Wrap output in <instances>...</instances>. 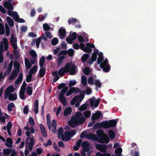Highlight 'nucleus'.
Masks as SVG:
<instances>
[{
  "label": "nucleus",
  "mask_w": 156,
  "mask_h": 156,
  "mask_svg": "<svg viewBox=\"0 0 156 156\" xmlns=\"http://www.w3.org/2000/svg\"><path fill=\"white\" fill-rule=\"evenodd\" d=\"M25 92V85L24 87H21L20 91V97L21 99H24L25 97L24 95Z\"/></svg>",
  "instance_id": "obj_20"
},
{
  "label": "nucleus",
  "mask_w": 156,
  "mask_h": 156,
  "mask_svg": "<svg viewBox=\"0 0 156 156\" xmlns=\"http://www.w3.org/2000/svg\"><path fill=\"white\" fill-rule=\"evenodd\" d=\"M59 33L60 35V38L61 39H63L65 37L66 31L64 29L60 28L59 30Z\"/></svg>",
  "instance_id": "obj_22"
},
{
  "label": "nucleus",
  "mask_w": 156,
  "mask_h": 156,
  "mask_svg": "<svg viewBox=\"0 0 156 156\" xmlns=\"http://www.w3.org/2000/svg\"><path fill=\"white\" fill-rule=\"evenodd\" d=\"M11 152V150L10 149H4L3 150V153L5 156H8Z\"/></svg>",
  "instance_id": "obj_41"
},
{
  "label": "nucleus",
  "mask_w": 156,
  "mask_h": 156,
  "mask_svg": "<svg viewBox=\"0 0 156 156\" xmlns=\"http://www.w3.org/2000/svg\"><path fill=\"white\" fill-rule=\"evenodd\" d=\"M83 92L89 95L90 94L92 93V90L90 88H87L85 90L83 91Z\"/></svg>",
  "instance_id": "obj_63"
},
{
  "label": "nucleus",
  "mask_w": 156,
  "mask_h": 156,
  "mask_svg": "<svg viewBox=\"0 0 156 156\" xmlns=\"http://www.w3.org/2000/svg\"><path fill=\"white\" fill-rule=\"evenodd\" d=\"M87 138L91 140H94L98 142V138L94 134L90 133L88 134Z\"/></svg>",
  "instance_id": "obj_18"
},
{
  "label": "nucleus",
  "mask_w": 156,
  "mask_h": 156,
  "mask_svg": "<svg viewBox=\"0 0 156 156\" xmlns=\"http://www.w3.org/2000/svg\"><path fill=\"white\" fill-rule=\"evenodd\" d=\"M23 74L22 73H20L18 76V77L17 79L16 80V81H15V84H19L22 81L23 78Z\"/></svg>",
  "instance_id": "obj_37"
},
{
  "label": "nucleus",
  "mask_w": 156,
  "mask_h": 156,
  "mask_svg": "<svg viewBox=\"0 0 156 156\" xmlns=\"http://www.w3.org/2000/svg\"><path fill=\"white\" fill-rule=\"evenodd\" d=\"M82 113L81 112H77L75 114V116H72V117H71V120L75 119V118H76V119L78 118H80L81 117H82Z\"/></svg>",
  "instance_id": "obj_40"
},
{
  "label": "nucleus",
  "mask_w": 156,
  "mask_h": 156,
  "mask_svg": "<svg viewBox=\"0 0 156 156\" xmlns=\"http://www.w3.org/2000/svg\"><path fill=\"white\" fill-rule=\"evenodd\" d=\"M108 135L111 140L114 139L115 136L114 131L112 130H110L108 131Z\"/></svg>",
  "instance_id": "obj_34"
},
{
  "label": "nucleus",
  "mask_w": 156,
  "mask_h": 156,
  "mask_svg": "<svg viewBox=\"0 0 156 156\" xmlns=\"http://www.w3.org/2000/svg\"><path fill=\"white\" fill-rule=\"evenodd\" d=\"M5 27L6 34L7 36H9L10 34V30L9 27L6 23L5 24Z\"/></svg>",
  "instance_id": "obj_55"
},
{
  "label": "nucleus",
  "mask_w": 156,
  "mask_h": 156,
  "mask_svg": "<svg viewBox=\"0 0 156 156\" xmlns=\"http://www.w3.org/2000/svg\"><path fill=\"white\" fill-rule=\"evenodd\" d=\"M45 61V58L44 56H42L40 59V67H42Z\"/></svg>",
  "instance_id": "obj_43"
},
{
  "label": "nucleus",
  "mask_w": 156,
  "mask_h": 156,
  "mask_svg": "<svg viewBox=\"0 0 156 156\" xmlns=\"http://www.w3.org/2000/svg\"><path fill=\"white\" fill-rule=\"evenodd\" d=\"M8 98L9 99L10 101H13L16 100L17 98V95L16 93H11L9 94L8 95Z\"/></svg>",
  "instance_id": "obj_26"
},
{
  "label": "nucleus",
  "mask_w": 156,
  "mask_h": 156,
  "mask_svg": "<svg viewBox=\"0 0 156 156\" xmlns=\"http://www.w3.org/2000/svg\"><path fill=\"white\" fill-rule=\"evenodd\" d=\"M81 83L83 86L87 84V80L85 76H82L81 77Z\"/></svg>",
  "instance_id": "obj_44"
},
{
  "label": "nucleus",
  "mask_w": 156,
  "mask_h": 156,
  "mask_svg": "<svg viewBox=\"0 0 156 156\" xmlns=\"http://www.w3.org/2000/svg\"><path fill=\"white\" fill-rule=\"evenodd\" d=\"M37 68L36 66H34L30 69L29 73H30L32 75L36 71Z\"/></svg>",
  "instance_id": "obj_58"
},
{
  "label": "nucleus",
  "mask_w": 156,
  "mask_h": 156,
  "mask_svg": "<svg viewBox=\"0 0 156 156\" xmlns=\"http://www.w3.org/2000/svg\"><path fill=\"white\" fill-rule=\"evenodd\" d=\"M3 45H4L5 50L6 51L7 49L8 43L7 39L6 38H4L1 42L0 47V63H1L2 62L3 59L2 54V53L3 51Z\"/></svg>",
  "instance_id": "obj_3"
},
{
  "label": "nucleus",
  "mask_w": 156,
  "mask_h": 156,
  "mask_svg": "<svg viewBox=\"0 0 156 156\" xmlns=\"http://www.w3.org/2000/svg\"><path fill=\"white\" fill-rule=\"evenodd\" d=\"M91 115V112L90 111H87L84 112V116L87 118L90 117Z\"/></svg>",
  "instance_id": "obj_62"
},
{
  "label": "nucleus",
  "mask_w": 156,
  "mask_h": 156,
  "mask_svg": "<svg viewBox=\"0 0 156 156\" xmlns=\"http://www.w3.org/2000/svg\"><path fill=\"white\" fill-rule=\"evenodd\" d=\"M58 40L57 38H53L51 41V44L53 45H55L58 44Z\"/></svg>",
  "instance_id": "obj_52"
},
{
  "label": "nucleus",
  "mask_w": 156,
  "mask_h": 156,
  "mask_svg": "<svg viewBox=\"0 0 156 156\" xmlns=\"http://www.w3.org/2000/svg\"><path fill=\"white\" fill-rule=\"evenodd\" d=\"M47 37L44 34H42L41 36L40 37V43H41L42 39L45 41H48V40Z\"/></svg>",
  "instance_id": "obj_50"
},
{
  "label": "nucleus",
  "mask_w": 156,
  "mask_h": 156,
  "mask_svg": "<svg viewBox=\"0 0 156 156\" xmlns=\"http://www.w3.org/2000/svg\"><path fill=\"white\" fill-rule=\"evenodd\" d=\"M36 44V46L37 48H38L39 46V38H38L36 40L35 39H34L31 42V44L32 45H33Z\"/></svg>",
  "instance_id": "obj_53"
},
{
  "label": "nucleus",
  "mask_w": 156,
  "mask_h": 156,
  "mask_svg": "<svg viewBox=\"0 0 156 156\" xmlns=\"http://www.w3.org/2000/svg\"><path fill=\"white\" fill-rule=\"evenodd\" d=\"M64 58L65 56H61L59 57L57 60V63L59 65H60L62 63Z\"/></svg>",
  "instance_id": "obj_51"
},
{
  "label": "nucleus",
  "mask_w": 156,
  "mask_h": 156,
  "mask_svg": "<svg viewBox=\"0 0 156 156\" xmlns=\"http://www.w3.org/2000/svg\"><path fill=\"white\" fill-rule=\"evenodd\" d=\"M94 84L96 86L95 89L97 91L98 90V88H101L102 85V83L99 79L95 80Z\"/></svg>",
  "instance_id": "obj_24"
},
{
  "label": "nucleus",
  "mask_w": 156,
  "mask_h": 156,
  "mask_svg": "<svg viewBox=\"0 0 156 156\" xmlns=\"http://www.w3.org/2000/svg\"><path fill=\"white\" fill-rule=\"evenodd\" d=\"M52 126L53 128L52 131L54 133H55L56 130V127L57 126V124L56 120L53 119L52 121Z\"/></svg>",
  "instance_id": "obj_39"
},
{
  "label": "nucleus",
  "mask_w": 156,
  "mask_h": 156,
  "mask_svg": "<svg viewBox=\"0 0 156 156\" xmlns=\"http://www.w3.org/2000/svg\"><path fill=\"white\" fill-rule=\"evenodd\" d=\"M45 35L48 38L51 39L53 37L50 32L48 31H45L44 32Z\"/></svg>",
  "instance_id": "obj_64"
},
{
  "label": "nucleus",
  "mask_w": 156,
  "mask_h": 156,
  "mask_svg": "<svg viewBox=\"0 0 156 156\" xmlns=\"http://www.w3.org/2000/svg\"><path fill=\"white\" fill-rule=\"evenodd\" d=\"M13 143L12 140L9 138H8L6 140L5 145L8 147H11Z\"/></svg>",
  "instance_id": "obj_30"
},
{
  "label": "nucleus",
  "mask_w": 156,
  "mask_h": 156,
  "mask_svg": "<svg viewBox=\"0 0 156 156\" xmlns=\"http://www.w3.org/2000/svg\"><path fill=\"white\" fill-rule=\"evenodd\" d=\"M75 99H77V101L78 100L79 102H81L84 97V93L83 92L81 93L78 96H75Z\"/></svg>",
  "instance_id": "obj_21"
},
{
  "label": "nucleus",
  "mask_w": 156,
  "mask_h": 156,
  "mask_svg": "<svg viewBox=\"0 0 156 156\" xmlns=\"http://www.w3.org/2000/svg\"><path fill=\"white\" fill-rule=\"evenodd\" d=\"M19 72H17V71L13 70L9 78V80H12L14 79L17 75Z\"/></svg>",
  "instance_id": "obj_23"
},
{
  "label": "nucleus",
  "mask_w": 156,
  "mask_h": 156,
  "mask_svg": "<svg viewBox=\"0 0 156 156\" xmlns=\"http://www.w3.org/2000/svg\"><path fill=\"white\" fill-rule=\"evenodd\" d=\"M20 65L19 63L17 61H15L14 63V68L13 70H15L17 71V72L20 71Z\"/></svg>",
  "instance_id": "obj_29"
},
{
  "label": "nucleus",
  "mask_w": 156,
  "mask_h": 156,
  "mask_svg": "<svg viewBox=\"0 0 156 156\" xmlns=\"http://www.w3.org/2000/svg\"><path fill=\"white\" fill-rule=\"evenodd\" d=\"M10 41L14 48L13 52L14 53H16L17 48L16 44L17 40L14 35L13 34H12L10 36Z\"/></svg>",
  "instance_id": "obj_10"
},
{
  "label": "nucleus",
  "mask_w": 156,
  "mask_h": 156,
  "mask_svg": "<svg viewBox=\"0 0 156 156\" xmlns=\"http://www.w3.org/2000/svg\"><path fill=\"white\" fill-rule=\"evenodd\" d=\"M66 64H68L69 65V68L67 69L68 72H69L70 74L72 75H74L76 74V66L72 65H70L69 63H67Z\"/></svg>",
  "instance_id": "obj_15"
},
{
  "label": "nucleus",
  "mask_w": 156,
  "mask_h": 156,
  "mask_svg": "<svg viewBox=\"0 0 156 156\" xmlns=\"http://www.w3.org/2000/svg\"><path fill=\"white\" fill-rule=\"evenodd\" d=\"M68 64H66L64 67L60 69L58 71V75L61 77L63 76L66 73H68L67 69L69 68Z\"/></svg>",
  "instance_id": "obj_8"
},
{
  "label": "nucleus",
  "mask_w": 156,
  "mask_h": 156,
  "mask_svg": "<svg viewBox=\"0 0 156 156\" xmlns=\"http://www.w3.org/2000/svg\"><path fill=\"white\" fill-rule=\"evenodd\" d=\"M89 57V55L87 54H84L81 57L82 62H85L88 59Z\"/></svg>",
  "instance_id": "obj_45"
},
{
  "label": "nucleus",
  "mask_w": 156,
  "mask_h": 156,
  "mask_svg": "<svg viewBox=\"0 0 156 156\" xmlns=\"http://www.w3.org/2000/svg\"><path fill=\"white\" fill-rule=\"evenodd\" d=\"M34 107V112L36 113H37L38 112V100H37L35 101Z\"/></svg>",
  "instance_id": "obj_38"
},
{
  "label": "nucleus",
  "mask_w": 156,
  "mask_h": 156,
  "mask_svg": "<svg viewBox=\"0 0 156 156\" xmlns=\"http://www.w3.org/2000/svg\"><path fill=\"white\" fill-rule=\"evenodd\" d=\"M81 146L83 147V149L87 151H89L90 150L89 143L87 141L83 142Z\"/></svg>",
  "instance_id": "obj_17"
},
{
  "label": "nucleus",
  "mask_w": 156,
  "mask_h": 156,
  "mask_svg": "<svg viewBox=\"0 0 156 156\" xmlns=\"http://www.w3.org/2000/svg\"><path fill=\"white\" fill-rule=\"evenodd\" d=\"M88 83L91 85H92L94 83V81L92 77H90L89 78L88 80Z\"/></svg>",
  "instance_id": "obj_61"
},
{
  "label": "nucleus",
  "mask_w": 156,
  "mask_h": 156,
  "mask_svg": "<svg viewBox=\"0 0 156 156\" xmlns=\"http://www.w3.org/2000/svg\"><path fill=\"white\" fill-rule=\"evenodd\" d=\"M96 148L98 151L102 152H105L108 147L107 145L97 144L95 145Z\"/></svg>",
  "instance_id": "obj_11"
},
{
  "label": "nucleus",
  "mask_w": 156,
  "mask_h": 156,
  "mask_svg": "<svg viewBox=\"0 0 156 156\" xmlns=\"http://www.w3.org/2000/svg\"><path fill=\"white\" fill-rule=\"evenodd\" d=\"M98 51H94V52L93 53L91 57V59H92L93 61H95L97 58V55L98 54Z\"/></svg>",
  "instance_id": "obj_35"
},
{
  "label": "nucleus",
  "mask_w": 156,
  "mask_h": 156,
  "mask_svg": "<svg viewBox=\"0 0 156 156\" xmlns=\"http://www.w3.org/2000/svg\"><path fill=\"white\" fill-rule=\"evenodd\" d=\"M43 28L44 30L49 31L50 30L51 27L47 23H45L43 25Z\"/></svg>",
  "instance_id": "obj_48"
},
{
  "label": "nucleus",
  "mask_w": 156,
  "mask_h": 156,
  "mask_svg": "<svg viewBox=\"0 0 156 156\" xmlns=\"http://www.w3.org/2000/svg\"><path fill=\"white\" fill-rule=\"evenodd\" d=\"M33 88L29 86L27 88L26 92L29 95H31L32 94Z\"/></svg>",
  "instance_id": "obj_54"
},
{
  "label": "nucleus",
  "mask_w": 156,
  "mask_h": 156,
  "mask_svg": "<svg viewBox=\"0 0 156 156\" xmlns=\"http://www.w3.org/2000/svg\"><path fill=\"white\" fill-rule=\"evenodd\" d=\"M102 114L101 112V111H97L95 113L92 114L91 120L93 121H94L98 119L101 116Z\"/></svg>",
  "instance_id": "obj_14"
},
{
  "label": "nucleus",
  "mask_w": 156,
  "mask_h": 156,
  "mask_svg": "<svg viewBox=\"0 0 156 156\" xmlns=\"http://www.w3.org/2000/svg\"><path fill=\"white\" fill-rule=\"evenodd\" d=\"M4 5L7 9L10 10L13 9V8L12 5L7 2H4Z\"/></svg>",
  "instance_id": "obj_31"
},
{
  "label": "nucleus",
  "mask_w": 156,
  "mask_h": 156,
  "mask_svg": "<svg viewBox=\"0 0 156 156\" xmlns=\"http://www.w3.org/2000/svg\"><path fill=\"white\" fill-rule=\"evenodd\" d=\"M67 52V54L70 57L72 56L74 54V51L72 48L69 49Z\"/></svg>",
  "instance_id": "obj_57"
},
{
  "label": "nucleus",
  "mask_w": 156,
  "mask_h": 156,
  "mask_svg": "<svg viewBox=\"0 0 156 156\" xmlns=\"http://www.w3.org/2000/svg\"><path fill=\"white\" fill-rule=\"evenodd\" d=\"M46 71V69L44 67H41L40 69V77H43Z\"/></svg>",
  "instance_id": "obj_36"
},
{
  "label": "nucleus",
  "mask_w": 156,
  "mask_h": 156,
  "mask_svg": "<svg viewBox=\"0 0 156 156\" xmlns=\"http://www.w3.org/2000/svg\"><path fill=\"white\" fill-rule=\"evenodd\" d=\"M104 124L105 129L115 127L117 123L116 119L110 120L109 121H105Z\"/></svg>",
  "instance_id": "obj_7"
},
{
  "label": "nucleus",
  "mask_w": 156,
  "mask_h": 156,
  "mask_svg": "<svg viewBox=\"0 0 156 156\" xmlns=\"http://www.w3.org/2000/svg\"><path fill=\"white\" fill-rule=\"evenodd\" d=\"M6 20L8 23L10 27H12L14 25V22L11 18L8 16L6 17Z\"/></svg>",
  "instance_id": "obj_33"
},
{
  "label": "nucleus",
  "mask_w": 156,
  "mask_h": 156,
  "mask_svg": "<svg viewBox=\"0 0 156 156\" xmlns=\"http://www.w3.org/2000/svg\"><path fill=\"white\" fill-rule=\"evenodd\" d=\"M100 66L102 69L103 71L105 73L108 72L110 70L111 66L107 58L100 64Z\"/></svg>",
  "instance_id": "obj_6"
},
{
  "label": "nucleus",
  "mask_w": 156,
  "mask_h": 156,
  "mask_svg": "<svg viewBox=\"0 0 156 156\" xmlns=\"http://www.w3.org/2000/svg\"><path fill=\"white\" fill-rule=\"evenodd\" d=\"M89 102L90 105L92 107H97L99 104V100H96L95 98L94 97L89 99Z\"/></svg>",
  "instance_id": "obj_12"
},
{
  "label": "nucleus",
  "mask_w": 156,
  "mask_h": 156,
  "mask_svg": "<svg viewBox=\"0 0 156 156\" xmlns=\"http://www.w3.org/2000/svg\"><path fill=\"white\" fill-rule=\"evenodd\" d=\"M24 129L27 131L26 132V135L28 136L27 138H29V140L30 139V141L29 143L30 144H32L33 145L34 144L33 137V136L31 137V135L30 132L32 133H34V129L33 127H31L30 129L27 126L24 127Z\"/></svg>",
  "instance_id": "obj_5"
},
{
  "label": "nucleus",
  "mask_w": 156,
  "mask_h": 156,
  "mask_svg": "<svg viewBox=\"0 0 156 156\" xmlns=\"http://www.w3.org/2000/svg\"><path fill=\"white\" fill-rule=\"evenodd\" d=\"M85 120V119L84 117L76 119L75 118V119H71V121L69 122L68 124L71 127L75 128L80 124H83Z\"/></svg>",
  "instance_id": "obj_2"
},
{
  "label": "nucleus",
  "mask_w": 156,
  "mask_h": 156,
  "mask_svg": "<svg viewBox=\"0 0 156 156\" xmlns=\"http://www.w3.org/2000/svg\"><path fill=\"white\" fill-rule=\"evenodd\" d=\"M14 104L13 103L9 104L8 105V110L9 112L11 111L12 110V108H14Z\"/></svg>",
  "instance_id": "obj_59"
},
{
  "label": "nucleus",
  "mask_w": 156,
  "mask_h": 156,
  "mask_svg": "<svg viewBox=\"0 0 156 156\" xmlns=\"http://www.w3.org/2000/svg\"><path fill=\"white\" fill-rule=\"evenodd\" d=\"M29 138H27L26 140V148H27L28 150L29 149L30 151H31L33 148V145L30 144L28 142Z\"/></svg>",
  "instance_id": "obj_32"
},
{
  "label": "nucleus",
  "mask_w": 156,
  "mask_h": 156,
  "mask_svg": "<svg viewBox=\"0 0 156 156\" xmlns=\"http://www.w3.org/2000/svg\"><path fill=\"white\" fill-rule=\"evenodd\" d=\"M103 128L105 129L104 122H102L101 123L97 122L93 126V128L94 129L98 128Z\"/></svg>",
  "instance_id": "obj_16"
},
{
  "label": "nucleus",
  "mask_w": 156,
  "mask_h": 156,
  "mask_svg": "<svg viewBox=\"0 0 156 156\" xmlns=\"http://www.w3.org/2000/svg\"><path fill=\"white\" fill-rule=\"evenodd\" d=\"M76 133V131L74 129H72L70 131H67L65 132V135L66 141L69 140Z\"/></svg>",
  "instance_id": "obj_9"
},
{
  "label": "nucleus",
  "mask_w": 156,
  "mask_h": 156,
  "mask_svg": "<svg viewBox=\"0 0 156 156\" xmlns=\"http://www.w3.org/2000/svg\"><path fill=\"white\" fill-rule=\"evenodd\" d=\"M46 119L47 121V125L49 130L51 129V123L50 120V116L49 114H48L46 115Z\"/></svg>",
  "instance_id": "obj_27"
},
{
  "label": "nucleus",
  "mask_w": 156,
  "mask_h": 156,
  "mask_svg": "<svg viewBox=\"0 0 156 156\" xmlns=\"http://www.w3.org/2000/svg\"><path fill=\"white\" fill-rule=\"evenodd\" d=\"M77 21L76 19L71 18L68 20V23L69 24H71L72 23L77 22Z\"/></svg>",
  "instance_id": "obj_49"
},
{
  "label": "nucleus",
  "mask_w": 156,
  "mask_h": 156,
  "mask_svg": "<svg viewBox=\"0 0 156 156\" xmlns=\"http://www.w3.org/2000/svg\"><path fill=\"white\" fill-rule=\"evenodd\" d=\"M87 105L86 104H84L81 105L79 108V110L80 111H82L87 109Z\"/></svg>",
  "instance_id": "obj_56"
},
{
  "label": "nucleus",
  "mask_w": 156,
  "mask_h": 156,
  "mask_svg": "<svg viewBox=\"0 0 156 156\" xmlns=\"http://www.w3.org/2000/svg\"><path fill=\"white\" fill-rule=\"evenodd\" d=\"M122 149L121 147L116 148L115 150V154H118V156H119L121 155Z\"/></svg>",
  "instance_id": "obj_46"
},
{
  "label": "nucleus",
  "mask_w": 156,
  "mask_h": 156,
  "mask_svg": "<svg viewBox=\"0 0 156 156\" xmlns=\"http://www.w3.org/2000/svg\"><path fill=\"white\" fill-rule=\"evenodd\" d=\"M40 128L41 130L42 136L46 138L47 137V134L45 128L43 125L41 124L40 125Z\"/></svg>",
  "instance_id": "obj_19"
},
{
  "label": "nucleus",
  "mask_w": 156,
  "mask_h": 156,
  "mask_svg": "<svg viewBox=\"0 0 156 156\" xmlns=\"http://www.w3.org/2000/svg\"><path fill=\"white\" fill-rule=\"evenodd\" d=\"M68 89L67 87H64L61 90L58 96V98L64 106H65L67 104V102L66 98L64 96V94L67 92Z\"/></svg>",
  "instance_id": "obj_4"
},
{
  "label": "nucleus",
  "mask_w": 156,
  "mask_h": 156,
  "mask_svg": "<svg viewBox=\"0 0 156 156\" xmlns=\"http://www.w3.org/2000/svg\"><path fill=\"white\" fill-rule=\"evenodd\" d=\"M96 134L98 138V142L101 144H107L109 141L107 136L104 133L103 130L100 129L97 130Z\"/></svg>",
  "instance_id": "obj_1"
},
{
  "label": "nucleus",
  "mask_w": 156,
  "mask_h": 156,
  "mask_svg": "<svg viewBox=\"0 0 156 156\" xmlns=\"http://www.w3.org/2000/svg\"><path fill=\"white\" fill-rule=\"evenodd\" d=\"M14 90L13 87L12 86H10L7 88L4 92V98L6 100L7 99L9 94L13 92Z\"/></svg>",
  "instance_id": "obj_13"
},
{
  "label": "nucleus",
  "mask_w": 156,
  "mask_h": 156,
  "mask_svg": "<svg viewBox=\"0 0 156 156\" xmlns=\"http://www.w3.org/2000/svg\"><path fill=\"white\" fill-rule=\"evenodd\" d=\"M13 64V61H12L9 64L7 70L6 71H5L4 73L5 75H6L9 74V73L12 70Z\"/></svg>",
  "instance_id": "obj_25"
},
{
  "label": "nucleus",
  "mask_w": 156,
  "mask_h": 156,
  "mask_svg": "<svg viewBox=\"0 0 156 156\" xmlns=\"http://www.w3.org/2000/svg\"><path fill=\"white\" fill-rule=\"evenodd\" d=\"M83 72L85 75H88L90 73V68L89 67H85L83 69Z\"/></svg>",
  "instance_id": "obj_47"
},
{
  "label": "nucleus",
  "mask_w": 156,
  "mask_h": 156,
  "mask_svg": "<svg viewBox=\"0 0 156 156\" xmlns=\"http://www.w3.org/2000/svg\"><path fill=\"white\" fill-rule=\"evenodd\" d=\"M5 33V30L2 24L0 23V34L3 35Z\"/></svg>",
  "instance_id": "obj_60"
},
{
  "label": "nucleus",
  "mask_w": 156,
  "mask_h": 156,
  "mask_svg": "<svg viewBox=\"0 0 156 156\" xmlns=\"http://www.w3.org/2000/svg\"><path fill=\"white\" fill-rule=\"evenodd\" d=\"M72 112V109L70 107L67 108L64 110L63 115L65 116H68Z\"/></svg>",
  "instance_id": "obj_28"
},
{
  "label": "nucleus",
  "mask_w": 156,
  "mask_h": 156,
  "mask_svg": "<svg viewBox=\"0 0 156 156\" xmlns=\"http://www.w3.org/2000/svg\"><path fill=\"white\" fill-rule=\"evenodd\" d=\"M25 63L26 67L28 69H29L31 67V65L27 58H25Z\"/></svg>",
  "instance_id": "obj_42"
}]
</instances>
